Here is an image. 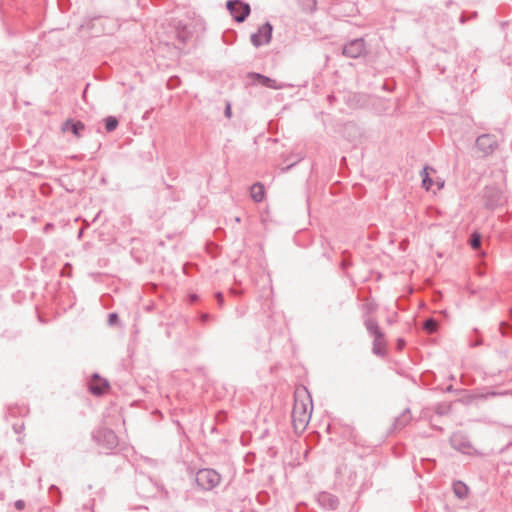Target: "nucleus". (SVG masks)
I'll use <instances>...</instances> for the list:
<instances>
[{"label":"nucleus","instance_id":"4","mask_svg":"<svg viewBox=\"0 0 512 512\" xmlns=\"http://www.w3.org/2000/svg\"><path fill=\"white\" fill-rule=\"evenodd\" d=\"M221 481V476L213 469H201L196 473L195 482L203 490H211Z\"/></svg>","mask_w":512,"mask_h":512},{"label":"nucleus","instance_id":"30","mask_svg":"<svg viewBox=\"0 0 512 512\" xmlns=\"http://www.w3.org/2000/svg\"><path fill=\"white\" fill-rule=\"evenodd\" d=\"M210 318H211V315L208 314V313H203L200 316V320H201L202 323H206Z\"/></svg>","mask_w":512,"mask_h":512},{"label":"nucleus","instance_id":"15","mask_svg":"<svg viewBox=\"0 0 512 512\" xmlns=\"http://www.w3.org/2000/svg\"><path fill=\"white\" fill-rule=\"evenodd\" d=\"M451 445L453 448L463 452V453H466L468 449H470L471 447V444L469 441L465 440L462 436L460 435H453L451 437Z\"/></svg>","mask_w":512,"mask_h":512},{"label":"nucleus","instance_id":"17","mask_svg":"<svg viewBox=\"0 0 512 512\" xmlns=\"http://www.w3.org/2000/svg\"><path fill=\"white\" fill-rule=\"evenodd\" d=\"M250 195L255 202H261L265 195L264 186L259 182L253 184L250 188Z\"/></svg>","mask_w":512,"mask_h":512},{"label":"nucleus","instance_id":"25","mask_svg":"<svg viewBox=\"0 0 512 512\" xmlns=\"http://www.w3.org/2000/svg\"><path fill=\"white\" fill-rule=\"evenodd\" d=\"M118 320H119V317H118L117 313L113 312V313H110L108 315V323H109V325L116 324L118 322Z\"/></svg>","mask_w":512,"mask_h":512},{"label":"nucleus","instance_id":"12","mask_svg":"<svg viewBox=\"0 0 512 512\" xmlns=\"http://www.w3.org/2000/svg\"><path fill=\"white\" fill-rule=\"evenodd\" d=\"M373 338V353L378 356H384L386 353L387 345L384 333L382 332L381 334H379V337L376 335Z\"/></svg>","mask_w":512,"mask_h":512},{"label":"nucleus","instance_id":"8","mask_svg":"<svg viewBox=\"0 0 512 512\" xmlns=\"http://www.w3.org/2000/svg\"><path fill=\"white\" fill-rule=\"evenodd\" d=\"M343 55L348 58L356 59L366 53V45L363 38H356L348 42L342 50Z\"/></svg>","mask_w":512,"mask_h":512},{"label":"nucleus","instance_id":"29","mask_svg":"<svg viewBox=\"0 0 512 512\" xmlns=\"http://www.w3.org/2000/svg\"><path fill=\"white\" fill-rule=\"evenodd\" d=\"M215 298L217 299L218 304H219L220 306H222V305H223V303H224V296H223V294H222L221 292H217V293L215 294Z\"/></svg>","mask_w":512,"mask_h":512},{"label":"nucleus","instance_id":"32","mask_svg":"<svg viewBox=\"0 0 512 512\" xmlns=\"http://www.w3.org/2000/svg\"><path fill=\"white\" fill-rule=\"evenodd\" d=\"M366 310H367V312H368V313H370V312L374 311V310H375V305H373V304H367V305H366Z\"/></svg>","mask_w":512,"mask_h":512},{"label":"nucleus","instance_id":"19","mask_svg":"<svg viewBox=\"0 0 512 512\" xmlns=\"http://www.w3.org/2000/svg\"><path fill=\"white\" fill-rule=\"evenodd\" d=\"M104 122H105V129L107 132H112L114 131L119 122H118V119L114 116H108L104 119Z\"/></svg>","mask_w":512,"mask_h":512},{"label":"nucleus","instance_id":"36","mask_svg":"<svg viewBox=\"0 0 512 512\" xmlns=\"http://www.w3.org/2000/svg\"><path fill=\"white\" fill-rule=\"evenodd\" d=\"M83 231H84L83 229H80V231L78 232V238H79V239L82 237V235H83Z\"/></svg>","mask_w":512,"mask_h":512},{"label":"nucleus","instance_id":"9","mask_svg":"<svg viewBox=\"0 0 512 512\" xmlns=\"http://www.w3.org/2000/svg\"><path fill=\"white\" fill-rule=\"evenodd\" d=\"M476 147L485 155H488L496 149L497 140L494 135L483 134L476 139Z\"/></svg>","mask_w":512,"mask_h":512},{"label":"nucleus","instance_id":"28","mask_svg":"<svg viewBox=\"0 0 512 512\" xmlns=\"http://www.w3.org/2000/svg\"><path fill=\"white\" fill-rule=\"evenodd\" d=\"M14 506L17 510H22L25 508V502L23 500H17L15 501Z\"/></svg>","mask_w":512,"mask_h":512},{"label":"nucleus","instance_id":"26","mask_svg":"<svg viewBox=\"0 0 512 512\" xmlns=\"http://www.w3.org/2000/svg\"><path fill=\"white\" fill-rule=\"evenodd\" d=\"M508 330H512V327L505 322L500 323V332L502 335H507Z\"/></svg>","mask_w":512,"mask_h":512},{"label":"nucleus","instance_id":"16","mask_svg":"<svg viewBox=\"0 0 512 512\" xmlns=\"http://www.w3.org/2000/svg\"><path fill=\"white\" fill-rule=\"evenodd\" d=\"M364 325L369 335L372 337L376 335L379 337V334L382 333V330L380 329L377 320L372 317H365Z\"/></svg>","mask_w":512,"mask_h":512},{"label":"nucleus","instance_id":"11","mask_svg":"<svg viewBox=\"0 0 512 512\" xmlns=\"http://www.w3.org/2000/svg\"><path fill=\"white\" fill-rule=\"evenodd\" d=\"M253 77L257 80L259 84L262 86H266L272 89H283L286 85L284 83H279L274 79H271L267 76L261 75V74H253Z\"/></svg>","mask_w":512,"mask_h":512},{"label":"nucleus","instance_id":"13","mask_svg":"<svg viewBox=\"0 0 512 512\" xmlns=\"http://www.w3.org/2000/svg\"><path fill=\"white\" fill-rule=\"evenodd\" d=\"M85 128V125L81 121H73V120H67L64 122L62 129L64 131L70 130L76 137L81 136V131H83Z\"/></svg>","mask_w":512,"mask_h":512},{"label":"nucleus","instance_id":"10","mask_svg":"<svg viewBox=\"0 0 512 512\" xmlns=\"http://www.w3.org/2000/svg\"><path fill=\"white\" fill-rule=\"evenodd\" d=\"M317 502L321 507L329 510H335L339 505L338 498L329 492L319 493L317 496Z\"/></svg>","mask_w":512,"mask_h":512},{"label":"nucleus","instance_id":"18","mask_svg":"<svg viewBox=\"0 0 512 512\" xmlns=\"http://www.w3.org/2000/svg\"><path fill=\"white\" fill-rule=\"evenodd\" d=\"M453 492L459 499H465L468 496V486L462 481L453 483Z\"/></svg>","mask_w":512,"mask_h":512},{"label":"nucleus","instance_id":"6","mask_svg":"<svg viewBox=\"0 0 512 512\" xmlns=\"http://www.w3.org/2000/svg\"><path fill=\"white\" fill-rule=\"evenodd\" d=\"M226 7L233 19L238 23L244 22L251 12L250 5L242 0H229L226 3Z\"/></svg>","mask_w":512,"mask_h":512},{"label":"nucleus","instance_id":"1","mask_svg":"<svg viewBox=\"0 0 512 512\" xmlns=\"http://www.w3.org/2000/svg\"><path fill=\"white\" fill-rule=\"evenodd\" d=\"M169 30L167 39L163 40L162 42L169 46L173 45L177 50H181L182 46L186 44V42L190 39L191 33L187 29L185 25L181 23V21L173 20L169 24Z\"/></svg>","mask_w":512,"mask_h":512},{"label":"nucleus","instance_id":"34","mask_svg":"<svg viewBox=\"0 0 512 512\" xmlns=\"http://www.w3.org/2000/svg\"><path fill=\"white\" fill-rule=\"evenodd\" d=\"M53 491H55V492H57L59 494V489L55 485H52L50 487V492L52 493Z\"/></svg>","mask_w":512,"mask_h":512},{"label":"nucleus","instance_id":"31","mask_svg":"<svg viewBox=\"0 0 512 512\" xmlns=\"http://www.w3.org/2000/svg\"><path fill=\"white\" fill-rule=\"evenodd\" d=\"M405 345V341L403 339H398L397 341V348L402 349Z\"/></svg>","mask_w":512,"mask_h":512},{"label":"nucleus","instance_id":"35","mask_svg":"<svg viewBox=\"0 0 512 512\" xmlns=\"http://www.w3.org/2000/svg\"><path fill=\"white\" fill-rule=\"evenodd\" d=\"M482 341L481 340H478L477 342H475L474 344H472L473 347L475 346H479L481 345Z\"/></svg>","mask_w":512,"mask_h":512},{"label":"nucleus","instance_id":"33","mask_svg":"<svg viewBox=\"0 0 512 512\" xmlns=\"http://www.w3.org/2000/svg\"><path fill=\"white\" fill-rule=\"evenodd\" d=\"M297 161L287 165L285 168H282V171L286 172L288 170H290L295 164H296Z\"/></svg>","mask_w":512,"mask_h":512},{"label":"nucleus","instance_id":"37","mask_svg":"<svg viewBox=\"0 0 512 512\" xmlns=\"http://www.w3.org/2000/svg\"><path fill=\"white\" fill-rule=\"evenodd\" d=\"M332 99H334V96H333V95H329V96H328V100L331 102V101H332Z\"/></svg>","mask_w":512,"mask_h":512},{"label":"nucleus","instance_id":"21","mask_svg":"<svg viewBox=\"0 0 512 512\" xmlns=\"http://www.w3.org/2000/svg\"><path fill=\"white\" fill-rule=\"evenodd\" d=\"M421 176H422V186L425 188V189H430L431 185H432V179L429 177V174L427 172V167H425L422 172H421Z\"/></svg>","mask_w":512,"mask_h":512},{"label":"nucleus","instance_id":"7","mask_svg":"<svg viewBox=\"0 0 512 512\" xmlns=\"http://www.w3.org/2000/svg\"><path fill=\"white\" fill-rule=\"evenodd\" d=\"M273 32V26L270 22H265L261 25L256 33H253L250 37L251 43L255 47H260L262 45L268 44L271 41Z\"/></svg>","mask_w":512,"mask_h":512},{"label":"nucleus","instance_id":"14","mask_svg":"<svg viewBox=\"0 0 512 512\" xmlns=\"http://www.w3.org/2000/svg\"><path fill=\"white\" fill-rule=\"evenodd\" d=\"M411 421V414L409 409H405L398 417L395 418L393 423V430L403 429Z\"/></svg>","mask_w":512,"mask_h":512},{"label":"nucleus","instance_id":"27","mask_svg":"<svg viewBox=\"0 0 512 512\" xmlns=\"http://www.w3.org/2000/svg\"><path fill=\"white\" fill-rule=\"evenodd\" d=\"M224 115H225L227 118H231V116H232V110H231V104H230V102H227V103H226L225 110H224Z\"/></svg>","mask_w":512,"mask_h":512},{"label":"nucleus","instance_id":"39","mask_svg":"<svg viewBox=\"0 0 512 512\" xmlns=\"http://www.w3.org/2000/svg\"><path fill=\"white\" fill-rule=\"evenodd\" d=\"M342 266H347V263L345 261H343Z\"/></svg>","mask_w":512,"mask_h":512},{"label":"nucleus","instance_id":"38","mask_svg":"<svg viewBox=\"0 0 512 512\" xmlns=\"http://www.w3.org/2000/svg\"><path fill=\"white\" fill-rule=\"evenodd\" d=\"M51 226H52L51 224H47L45 229H50Z\"/></svg>","mask_w":512,"mask_h":512},{"label":"nucleus","instance_id":"20","mask_svg":"<svg viewBox=\"0 0 512 512\" xmlns=\"http://www.w3.org/2000/svg\"><path fill=\"white\" fill-rule=\"evenodd\" d=\"M437 321L433 318H428L423 323V328L428 333H434L437 330Z\"/></svg>","mask_w":512,"mask_h":512},{"label":"nucleus","instance_id":"3","mask_svg":"<svg viewBox=\"0 0 512 512\" xmlns=\"http://www.w3.org/2000/svg\"><path fill=\"white\" fill-rule=\"evenodd\" d=\"M292 423L296 431H303L311 417V411H308L306 405L303 402L295 401L292 409Z\"/></svg>","mask_w":512,"mask_h":512},{"label":"nucleus","instance_id":"2","mask_svg":"<svg viewBox=\"0 0 512 512\" xmlns=\"http://www.w3.org/2000/svg\"><path fill=\"white\" fill-rule=\"evenodd\" d=\"M92 438L96 444L105 449L113 450L118 445V437L115 432L108 428H99L92 433Z\"/></svg>","mask_w":512,"mask_h":512},{"label":"nucleus","instance_id":"22","mask_svg":"<svg viewBox=\"0 0 512 512\" xmlns=\"http://www.w3.org/2000/svg\"><path fill=\"white\" fill-rule=\"evenodd\" d=\"M108 387H109L108 382L104 381L102 387H100L98 385H91L90 391L94 395H102L104 393L105 389H107Z\"/></svg>","mask_w":512,"mask_h":512},{"label":"nucleus","instance_id":"24","mask_svg":"<svg viewBox=\"0 0 512 512\" xmlns=\"http://www.w3.org/2000/svg\"><path fill=\"white\" fill-rule=\"evenodd\" d=\"M178 83H179V80L177 77L175 78H170L168 81H167V87L169 89H175L177 86H178Z\"/></svg>","mask_w":512,"mask_h":512},{"label":"nucleus","instance_id":"23","mask_svg":"<svg viewBox=\"0 0 512 512\" xmlns=\"http://www.w3.org/2000/svg\"><path fill=\"white\" fill-rule=\"evenodd\" d=\"M470 245L473 249H478L481 245V236L477 232L472 233L470 237Z\"/></svg>","mask_w":512,"mask_h":512},{"label":"nucleus","instance_id":"5","mask_svg":"<svg viewBox=\"0 0 512 512\" xmlns=\"http://www.w3.org/2000/svg\"><path fill=\"white\" fill-rule=\"evenodd\" d=\"M484 205L488 209H495L506 203V197L496 186H486L483 191Z\"/></svg>","mask_w":512,"mask_h":512}]
</instances>
